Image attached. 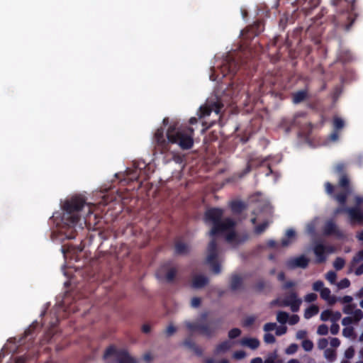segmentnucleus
Instances as JSON below:
<instances>
[{
	"instance_id": "nucleus-58",
	"label": "nucleus",
	"mask_w": 363,
	"mask_h": 363,
	"mask_svg": "<svg viewBox=\"0 0 363 363\" xmlns=\"http://www.w3.org/2000/svg\"><path fill=\"white\" fill-rule=\"evenodd\" d=\"M177 331L176 327H174L173 325H169L166 330L165 334L167 337L172 336L175 332Z\"/></svg>"
},
{
	"instance_id": "nucleus-43",
	"label": "nucleus",
	"mask_w": 363,
	"mask_h": 363,
	"mask_svg": "<svg viewBox=\"0 0 363 363\" xmlns=\"http://www.w3.org/2000/svg\"><path fill=\"white\" fill-rule=\"evenodd\" d=\"M327 280L330 282V284H333L335 283L337 279V274L333 271H329L325 276Z\"/></svg>"
},
{
	"instance_id": "nucleus-2",
	"label": "nucleus",
	"mask_w": 363,
	"mask_h": 363,
	"mask_svg": "<svg viewBox=\"0 0 363 363\" xmlns=\"http://www.w3.org/2000/svg\"><path fill=\"white\" fill-rule=\"evenodd\" d=\"M194 130L187 127L177 129L176 125H170L164 135V128H157L154 134L153 144L155 152L164 154L170 150L171 144H178L182 150H189L194 145Z\"/></svg>"
},
{
	"instance_id": "nucleus-22",
	"label": "nucleus",
	"mask_w": 363,
	"mask_h": 363,
	"mask_svg": "<svg viewBox=\"0 0 363 363\" xmlns=\"http://www.w3.org/2000/svg\"><path fill=\"white\" fill-rule=\"evenodd\" d=\"M208 283V279L203 275H196L192 279L191 286L194 289H201Z\"/></svg>"
},
{
	"instance_id": "nucleus-13",
	"label": "nucleus",
	"mask_w": 363,
	"mask_h": 363,
	"mask_svg": "<svg viewBox=\"0 0 363 363\" xmlns=\"http://www.w3.org/2000/svg\"><path fill=\"white\" fill-rule=\"evenodd\" d=\"M309 259L304 255H301L296 257H291L286 262V266L288 269H294L296 268L306 269L308 266Z\"/></svg>"
},
{
	"instance_id": "nucleus-42",
	"label": "nucleus",
	"mask_w": 363,
	"mask_h": 363,
	"mask_svg": "<svg viewBox=\"0 0 363 363\" xmlns=\"http://www.w3.org/2000/svg\"><path fill=\"white\" fill-rule=\"evenodd\" d=\"M355 308L356 305L354 303L347 304L343 307L342 311L345 314L352 315Z\"/></svg>"
},
{
	"instance_id": "nucleus-59",
	"label": "nucleus",
	"mask_w": 363,
	"mask_h": 363,
	"mask_svg": "<svg viewBox=\"0 0 363 363\" xmlns=\"http://www.w3.org/2000/svg\"><path fill=\"white\" fill-rule=\"evenodd\" d=\"M201 303V299L199 297H194L191 298V306L193 308H198L199 306H200Z\"/></svg>"
},
{
	"instance_id": "nucleus-16",
	"label": "nucleus",
	"mask_w": 363,
	"mask_h": 363,
	"mask_svg": "<svg viewBox=\"0 0 363 363\" xmlns=\"http://www.w3.org/2000/svg\"><path fill=\"white\" fill-rule=\"evenodd\" d=\"M253 290L258 294H267L272 289V286L268 281L259 279L253 286Z\"/></svg>"
},
{
	"instance_id": "nucleus-15",
	"label": "nucleus",
	"mask_w": 363,
	"mask_h": 363,
	"mask_svg": "<svg viewBox=\"0 0 363 363\" xmlns=\"http://www.w3.org/2000/svg\"><path fill=\"white\" fill-rule=\"evenodd\" d=\"M323 234L326 236L335 235L338 238H342L344 236L342 232L338 228L333 220H329L325 222L323 227Z\"/></svg>"
},
{
	"instance_id": "nucleus-44",
	"label": "nucleus",
	"mask_w": 363,
	"mask_h": 363,
	"mask_svg": "<svg viewBox=\"0 0 363 363\" xmlns=\"http://www.w3.org/2000/svg\"><path fill=\"white\" fill-rule=\"evenodd\" d=\"M241 334V330L239 328H233L228 332V337L230 339H235L239 337Z\"/></svg>"
},
{
	"instance_id": "nucleus-57",
	"label": "nucleus",
	"mask_w": 363,
	"mask_h": 363,
	"mask_svg": "<svg viewBox=\"0 0 363 363\" xmlns=\"http://www.w3.org/2000/svg\"><path fill=\"white\" fill-rule=\"evenodd\" d=\"M338 301L342 303L350 304L353 301V298L350 296H344L338 298Z\"/></svg>"
},
{
	"instance_id": "nucleus-29",
	"label": "nucleus",
	"mask_w": 363,
	"mask_h": 363,
	"mask_svg": "<svg viewBox=\"0 0 363 363\" xmlns=\"http://www.w3.org/2000/svg\"><path fill=\"white\" fill-rule=\"evenodd\" d=\"M319 312V308L316 305H311L308 307L304 312V318L309 319L313 316L317 315Z\"/></svg>"
},
{
	"instance_id": "nucleus-51",
	"label": "nucleus",
	"mask_w": 363,
	"mask_h": 363,
	"mask_svg": "<svg viewBox=\"0 0 363 363\" xmlns=\"http://www.w3.org/2000/svg\"><path fill=\"white\" fill-rule=\"evenodd\" d=\"M324 286V284L322 281L320 280H318V281H316L313 283V289L315 291H321V290L323 289H324L323 287Z\"/></svg>"
},
{
	"instance_id": "nucleus-19",
	"label": "nucleus",
	"mask_w": 363,
	"mask_h": 363,
	"mask_svg": "<svg viewBox=\"0 0 363 363\" xmlns=\"http://www.w3.org/2000/svg\"><path fill=\"white\" fill-rule=\"evenodd\" d=\"M182 345L194 351L197 356L200 357L203 354V350L199 347L191 337L186 338Z\"/></svg>"
},
{
	"instance_id": "nucleus-17",
	"label": "nucleus",
	"mask_w": 363,
	"mask_h": 363,
	"mask_svg": "<svg viewBox=\"0 0 363 363\" xmlns=\"http://www.w3.org/2000/svg\"><path fill=\"white\" fill-rule=\"evenodd\" d=\"M243 286V279L242 278L237 274H233L231 275L230 278V288L233 291H235L242 289Z\"/></svg>"
},
{
	"instance_id": "nucleus-30",
	"label": "nucleus",
	"mask_w": 363,
	"mask_h": 363,
	"mask_svg": "<svg viewBox=\"0 0 363 363\" xmlns=\"http://www.w3.org/2000/svg\"><path fill=\"white\" fill-rule=\"evenodd\" d=\"M296 235V233L293 229H288L286 233V238H284L281 240V245L283 247H286L289 245L291 241L289 239L294 238Z\"/></svg>"
},
{
	"instance_id": "nucleus-5",
	"label": "nucleus",
	"mask_w": 363,
	"mask_h": 363,
	"mask_svg": "<svg viewBox=\"0 0 363 363\" xmlns=\"http://www.w3.org/2000/svg\"><path fill=\"white\" fill-rule=\"evenodd\" d=\"M208 316V312H203L200 315V322L192 323L187 321L185 323L186 328L191 332H198L199 334L205 336L207 338H211L215 336L218 330V323L220 320L216 321L215 323L211 324L209 323H202L206 320Z\"/></svg>"
},
{
	"instance_id": "nucleus-10",
	"label": "nucleus",
	"mask_w": 363,
	"mask_h": 363,
	"mask_svg": "<svg viewBox=\"0 0 363 363\" xmlns=\"http://www.w3.org/2000/svg\"><path fill=\"white\" fill-rule=\"evenodd\" d=\"M313 251L315 255V262L316 264L324 263L327 259V255L334 252L333 246L325 245L321 242L315 243Z\"/></svg>"
},
{
	"instance_id": "nucleus-41",
	"label": "nucleus",
	"mask_w": 363,
	"mask_h": 363,
	"mask_svg": "<svg viewBox=\"0 0 363 363\" xmlns=\"http://www.w3.org/2000/svg\"><path fill=\"white\" fill-rule=\"evenodd\" d=\"M302 347L306 352H310L313 348V343L310 340H304L301 343Z\"/></svg>"
},
{
	"instance_id": "nucleus-34",
	"label": "nucleus",
	"mask_w": 363,
	"mask_h": 363,
	"mask_svg": "<svg viewBox=\"0 0 363 363\" xmlns=\"http://www.w3.org/2000/svg\"><path fill=\"white\" fill-rule=\"evenodd\" d=\"M362 261H363V249L355 254L352 258L351 264L352 267H354L355 264Z\"/></svg>"
},
{
	"instance_id": "nucleus-20",
	"label": "nucleus",
	"mask_w": 363,
	"mask_h": 363,
	"mask_svg": "<svg viewBox=\"0 0 363 363\" xmlns=\"http://www.w3.org/2000/svg\"><path fill=\"white\" fill-rule=\"evenodd\" d=\"M190 251V246L182 241H177L174 244V253L177 255H187Z\"/></svg>"
},
{
	"instance_id": "nucleus-1",
	"label": "nucleus",
	"mask_w": 363,
	"mask_h": 363,
	"mask_svg": "<svg viewBox=\"0 0 363 363\" xmlns=\"http://www.w3.org/2000/svg\"><path fill=\"white\" fill-rule=\"evenodd\" d=\"M223 210L220 208H211L208 209L204 214V220L206 223L212 225V228L208 234L211 240L208 243L206 258L207 264L211 267V270L216 274L221 272L220 265L218 262V244L216 237L226 232L227 230L232 229L235 226V222L231 218L222 219Z\"/></svg>"
},
{
	"instance_id": "nucleus-31",
	"label": "nucleus",
	"mask_w": 363,
	"mask_h": 363,
	"mask_svg": "<svg viewBox=\"0 0 363 363\" xmlns=\"http://www.w3.org/2000/svg\"><path fill=\"white\" fill-rule=\"evenodd\" d=\"M324 357L330 362H333L336 359V352L333 349L328 348L324 351Z\"/></svg>"
},
{
	"instance_id": "nucleus-45",
	"label": "nucleus",
	"mask_w": 363,
	"mask_h": 363,
	"mask_svg": "<svg viewBox=\"0 0 363 363\" xmlns=\"http://www.w3.org/2000/svg\"><path fill=\"white\" fill-rule=\"evenodd\" d=\"M350 286V281L347 278H344L337 283L339 289H346Z\"/></svg>"
},
{
	"instance_id": "nucleus-6",
	"label": "nucleus",
	"mask_w": 363,
	"mask_h": 363,
	"mask_svg": "<svg viewBox=\"0 0 363 363\" xmlns=\"http://www.w3.org/2000/svg\"><path fill=\"white\" fill-rule=\"evenodd\" d=\"M355 206L354 207H345L340 206L335 211L336 213H347L350 219L351 223H357L359 225H363V210L360 208L363 203V197L357 196L354 199Z\"/></svg>"
},
{
	"instance_id": "nucleus-37",
	"label": "nucleus",
	"mask_w": 363,
	"mask_h": 363,
	"mask_svg": "<svg viewBox=\"0 0 363 363\" xmlns=\"http://www.w3.org/2000/svg\"><path fill=\"white\" fill-rule=\"evenodd\" d=\"M269 226V222L264 221L255 227V233L257 235L262 233Z\"/></svg>"
},
{
	"instance_id": "nucleus-48",
	"label": "nucleus",
	"mask_w": 363,
	"mask_h": 363,
	"mask_svg": "<svg viewBox=\"0 0 363 363\" xmlns=\"http://www.w3.org/2000/svg\"><path fill=\"white\" fill-rule=\"evenodd\" d=\"M331 315H332V311L325 310L320 314V319L323 321H327L328 320H330Z\"/></svg>"
},
{
	"instance_id": "nucleus-62",
	"label": "nucleus",
	"mask_w": 363,
	"mask_h": 363,
	"mask_svg": "<svg viewBox=\"0 0 363 363\" xmlns=\"http://www.w3.org/2000/svg\"><path fill=\"white\" fill-rule=\"evenodd\" d=\"M245 352L243 350L235 351L233 354V357L236 359H241L245 357Z\"/></svg>"
},
{
	"instance_id": "nucleus-46",
	"label": "nucleus",
	"mask_w": 363,
	"mask_h": 363,
	"mask_svg": "<svg viewBox=\"0 0 363 363\" xmlns=\"http://www.w3.org/2000/svg\"><path fill=\"white\" fill-rule=\"evenodd\" d=\"M320 297L324 300H329L330 298L331 291L328 288H324L321 290Z\"/></svg>"
},
{
	"instance_id": "nucleus-12",
	"label": "nucleus",
	"mask_w": 363,
	"mask_h": 363,
	"mask_svg": "<svg viewBox=\"0 0 363 363\" xmlns=\"http://www.w3.org/2000/svg\"><path fill=\"white\" fill-rule=\"evenodd\" d=\"M355 1L356 0L352 1L350 6L348 8L347 11V9H345L343 12H340L342 14V18L340 19V21H344L345 18L347 20V22L342 23V26H345L346 30H349L350 29L357 16V14L354 13Z\"/></svg>"
},
{
	"instance_id": "nucleus-4",
	"label": "nucleus",
	"mask_w": 363,
	"mask_h": 363,
	"mask_svg": "<svg viewBox=\"0 0 363 363\" xmlns=\"http://www.w3.org/2000/svg\"><path fill=\"white\" fill-rule=\"evenodd\" d=\"M334 172L338 176L337 184L334 185L329 182H326L324 184L325 191L340 206H344L347 203V198L353 191V186L345 163H337L334 167Z\"/></svg>"
},
{
	"instance_id": "nucleus-64",
	"label": "nucleus",
	"mask_w": 363,
	"mask_h": 363,
	"mask_svg": "<svg viewBox=\"0 0 363 363\" xmlns=\"http://www.w3.org/2000/svg\"><path fill=\"white\" fill-rule=\"evenodd\" d=\"M341 318V313L339 311L333 312L332 311V315L330 317V320L333 323L339 320Z\"/></svg>"
},
{
	"instance_id": "nucleus-61",
	"label": "nucleus",
	"mask_w": 363,
	"mask_h": 363,
	"mask_svg": "<svg viewBox=\"0 0 363 363\" xmlns=\"http://www.w3.org/2000/svg\"><path fill=\"white\" fill-rule=\"evenodd\" d=\"M287 331V328L285 325H281L276 329V335L278 336H281L284 335Z\"/></svg>"
},
{
	"instance_id": "nucleus-38",
	"label": "nucleus",
	"mask_w": 363,
	"mask_h": 363,
	"mask_svg": "<svg viewBox=\"0 0 363 363\" xmlns=\"http://www.w3.org/2000/svg\"><path fill=\"white\" fill-rule=\"evenodd\" d=\"M301 303V301L300 299H298L297 301L294 302L286 303L285 306H290L293 312H297L299 310Z\"/></svg>"
},
{
	"instance_id": "nucleus-27",
	"label": "nucleus",
	"mask_w": 363,
	"mask_h": 363,
	"mask_svg": "<svg viewBox=\"0 0 363 363\" xmlns=\"http://www.w3.org/2000/svg\"><path fill=\"white\" fill-rule=\"evenodd\" d=\"M241 343L252 350H255L259 346V341L256 338H243Z\"/></svg>"
},
{
	"instance_id": "nucleus-40",
	"label": "nucleus",
	"mask_w": 363,
	"mask_h": 363,
	"mask_svg": "<svg viewBox=\"0 0 363 363\" xmlns=\"http://www.w3.org/2000/svg\"><path fill=\"white\" fill-rule=\"evenodd\" d=\"M352 318L354 323H358L363 318V311L360 309H355L352 313Z\"/></svg>"
},
{
	"instance_id": "nucleus-14",
	"label": "nucleus",
	"mask_w": 363,
	"mask_h": 363,
	"mask_svg": "<svg viewBox=\"0 0 363 363\" xmlns=\"http://www.w3.org/2000/svg\"><path fill=\"white\" fill-rule=\"evenodd\" d=\"M134 169H128L127 175L130 180H138L142 174L145 173V169L147 164L144 162H134Z\"/></svg>"
},
{
	"instance_id": "nucleus-53",
	"label": "nucleus",
	"mask_w": 363,
	"mask_h": 363,
	"mask_svg": "<svg viewBox=\"0 0 363 363\" xmlns=\"http://www.w3.org/2000/svg\"><path fill=\"white\" fill-rule=\"evenodd\" d=\"M342 334L345 337H350L354 334V329L352 327H346L342 330Z\"/></svg>"
},
{
	"instance_id": "nucleus-24",
	"label": "nucleus",
	"mask_w": 363,
	"mask_h": 363,
	"mask_svg": "<svg viewBox=\"0 0 363 363\" xmlns=\"http://www.w3.org/2000/svg\"><path fill=\"white\" fill-rule=\"evenodd\" d=\"M331 4L336 8L337 12H343L345 9L348 10L351 3L350 4L347 0H331Z\"/></svg>"
},
{
	"instance_id": "nucleus-28",
	"label": "nucleus",
	"mask_w": 363,
	"mask_h": 363,
	"mask_svg": "<svg viewBox=\"0 0 363 363\" xmlns=\"http://www.w3.org/2000/svg\"><path fill=\"white\" fill-rule=\"evenodd\" d=\"M38 326V323L35 322L32 323L24 332V336L21 340L22 342H25L26 340H28L33 338V334L34 333V330H35L36 327Z\"/></svg>"
},
{
	"instance_id": "nucleus-49",
	"label": "nucleus",
	"mask_w": 363,
	"mask_h": 363,
	"mask_svg": "<svg viewBox=\"0 0 363 363\" xmlns=\"http://www.w3.org/2000/svg\"><path fill=\"white\" fill-rule=\"evenodd\" d=\"M264 341L267 344H273V343L275 342L276 339H275L274 336L272 334H271V333H266L264 335Z\"/></svg>"
},
{
	"instance_id": "nucleus-8",
	"label": "nucleus",
	"mask_w": 363,
	"mask_h": 363,
	"mask_svg": "<svg viewBox=\"0 0 363 363\" xmlns=\"http://www.w3.org/2000/svg\"><path fill=\"white\" fill-rule=\"evenodd\" d=\"M224 105L218 99L216 101H207V102L201 106L199 110L198 116L200 118L208 116L212 112H215L216 115H219Z\"/></svg>"
},
{
	"instance_id": "nucleus-23",
	"label": "nucleus",
	"mask_w": 363,
	"mask_h": 363,
	"mask_svg": "<svg viewBox=\"0 0 363 363\" xmlns=\"http://www.w3.org/2000/svg\"><path fill=\"white\" fill-rule=\"evenodd\" d=\"M308 98L307 90H300L292 94V101L294 104H300Z\"/></svg>"
},
{
	"instance_id": "nucleus-36",
	"label": "nucleus",
	"mask_w": 363,
	"mask_h": 363,
	"mask_svg": "<svg viewBox=\"0 0 363 363\" xmlns=\"http://www.w3.org/2000/svg\"><path fill=\"white\" fill-rule=\"evenodd\" d=\"M297 295L295 292H291L289 296H287L280 304L281 306H285L286 303L294 302L297 301Z\"/></svg>"
},
{
	"instance_id": "nucleus-26",
	"label": "nucleus",
	"mask_w": 363,
	"mask_h": 363,
	"mask_svg": "<svg viewBox=\"0 0 363 363\" xmlns=\"http://www.w3.org/2000/svg\"><path fill=\"white\" fill-rule=\"evenodd\" d=\"M231 347V344L229 341L225 340L220 344H218L215 350H214V354H219L220 353H224L228 351Z\"/></svg>"
},
{
	"instance_id": "nucleus-18",
	"label": "nucleus",
	"mask_w": 363,
	"mask_h": 363,
	"mask_svg": "<svg viewBox=\"0 0 363 363\" xmlns=\"http://www.w3.org/2000/svg\"><path fill=\"white\" fill-rule=\"evenodd\" d=\"M226 231H229L225 237V239L228 242H235L237 243H241L248 239L247 235H245L242 238L239 237L235 232L234 228L230 230H227Z\"/></svg>"
},
{
	"instance_id": "nucleus-56",
	"label": "nucleus",
	"mask_w": 363,
	"mask_h": 363,
	"mask_svg": "<svg viewBox=\"0 0 363 363\" xmlns=\"http://www.w3.org/2000/svg\"><path fill=\"white\" fill-rule=\"evenodd\" d=\"M318 298V296L316 294L314 293H310L306 295L305 296V301L306 302L311 303L315 301Z\"/></svg>"
},
{
	"instance_id": "nucleus-60",
	"label": "nucleus",
	"mask_w": 363,
	"mask_h": 363,
	"mask_svg": "<svg viewBox=\"0 0 363 363\" xmlns=\"http://www.w3.org/2000/svg\"><path fill=\"white\" fill-rule=\"evenodd\" d=\"M277 328L275 323H267L264 325V330L266 332L274 330Z\"/></svg>"
},
{
	"instance_id": "nucleus-55",
	"label": "nucleus",
	"mask_w": 363,
	"mask_h": 363,
	"mask_svg": "<svg viewBox=\"0 0 363 363\" xmlns=\"http://www.w3.org/2000/svg\"><path fill=\"white\" fill-rule=\"evenodd\" d=\"M354 350L352 347H348L345 352V357L348 359L352 358L354 357Z\"/></svg>"
},
{
	"instance_id": "nucleus-25",
	"label": "nucleus",
	"mask_w": 363,
	"mask_h": 363,
	"mask_svg": "<svg viewBox=\"0 0 363 363\" xmlns=\"http://www.w3.org/2000/svg\"><path fill=\"white\" fill-rule=\"evenodd\" d=\"M230 206L234 213H240L246 208L245 203L241 201H233Z\"/></svg>"
},
{
	"instance_id": "nucleus-11",
	"label": "nucleus",
	"mask_w": 363,
	"mask_h": 363,
	"mask_svg": "<svg viewBox=\"0 0 363 363\" xmlns=\"http://www.w3.org/2000/svg\"><path fill=\"white\" fill-rule=\"evenodd\" d=\"M355 1L356 0L352 1L350 6L348 8L347 11V9H345L343 12H340L342 14V18L340 19V21H344L345 18L347 20V22L342 23V26H345L346 30H349L350 29L357 16V14L354 13Z\"/></svg>"
},
{
	"instance_id": "nucleus-9",
	"label": "nucleus",
	"mask_w": 363,
	"mask_h": 363,
	"mask_svg": "<svg viewBox=\"0 0 363 363\" xmlns=\"http://www.w3.org/2000/svg\"><path fill=\"white\" fill-rule=\"evenodd\" d=\"M240 65L235 58L228 56L223 60L222 65L220 67V72L223 77L227 76H235L239 70Z\"/></svg>"
},
{
	"instance_id": "nucleus-52",
	"label": "nucleus",
	"mask_w": 363,
	"mask_h": 363,
	"mask_svg": "<svg viewBox=\"0 0 363 363\" xmlns=\"http://www.w3.org/2000/svg\"><path fill=\"white\" fill-rule=\"evenodd\" d=\"M255 321V317L254 316H248L243 321L244 327H250L254 324Z\"/></svg>"
},
{
	"instance_id": "nucleus-54",
	"label": "nucleus",
	"mask_w": 363,
	"mask_h": 363,
	"mask_svg": "<svg viewBox=\"0 0 363 363\" xmlns=\"http://www.w3.org/2000/svg\"><path fill=\"white\" fill-rule=\"evenodd\" d=\"M328 345V341L326 338H320L318 342V347L320 350L326 348Z\"/></svg>"
},
{
	"instance_id": "nucleus-3",
	"label": "nucleus",
	"mask_w": 363,
	"mask_h": 363,
	"mask_svg": "<svg viewBox=\"0 0 363 363\" xmlns=\"http://www.w3.org/2000/svg\"><path fill=\"white\" fill-rule=\"evenodd\" d=\"M86 199L82 196H74L66 199L62 206V226L60 231L69 240L74 239L77 230H82V224L79 223L81 211L86 205Z\"/></svg>"
},
{
	"instance_id": "nucleus-33",
	"label": "nucleus",
	"mask_w": 363,
	"mask_h": 363,
	"mask_svg": "<svg viewBox=\"0 0 363 363\" xmlns=\"http://www.w3.org/2000/svg\"><path fill=\"white\" fill-rule=\"evenodd\" d=\"M333 126L335 130L339 131L345 126V122L341 118L335 117L333 118Z\"/></svg>"
},
{
	"instance_id": "nucleus-47",
	"label": "nucleus",
	"mask_w": 363,
	"mask_h": 363,
	"mask_svg": "<svg viewBox=\"0 0 363 363\" xmlns=\"http://www.w3.org/2000/svg\"><path fill=\"white\" fill-rule=\"evenodd\" d=\"M317 333L320 335H326L328 333V327L325 324L319 325Z\"/></svg>"
},
{
	"instance_id": "nucleus-7",
	"label": "nucleus",
	"mask_w": 363,
	"mask_h": 363,
	"mask_svg": "<svg viewBox=\"0 0 363 363\" xmlns=\"http://www.w3.org/2000/svg\"><path fill=\"white\" fill-rule=\"evenodd\" d=\"M111 356L116 357V363H138L137 360L131 357L125 349H117L114 345L106 348L104 354V358L107 359Z\"/></svg>"
},
{
	"instance_id": "nucleus-21",
	"label": "nucleus",
	"mask_w": 363,
	"mask_h": 363,
	"mask_svg": "<svg viewBox=\"0 0 363 363\" xmlns=\"http://www.w3.org/2000/svg\"><path fill=\"white\" fill-rule=\"evenodd\" d=\"M264 30V23L262 21L255 22L252 26L246 29L247 33H250L249 37L258 35Z\"/></svg>"
},
{
	"instance_id": "nucleus-50",
	"label": "nucleus",
	"mask_w": 363,
	"mask_h": 363,
	"mask_svg": "<svg viewBox=\"0 0 363 363\" xmlns=\"http://www.w3.org/2000/svg\"><path fill=\"white\" fill-rule=\"evenodd\" d=\"M298 345L295 343L291 344L286 350V353L288 354H293L298 350Z\"/></svg>"
},
{
	"instance_id": "nucleus-35",
	"label": "nucleus",
	"mask_w": 363,
	"mask_h": 363,
	"mask_svg": "<svg viewBox=\"0 0 363 363\" xmlns=\"http://www.w3.org/2000/svg\"><path fill=\"white\" fill-rule=\"evenodd\" d=\"M177 272V271L175 268L169 269L165 276L167 281L169 283L172 282L176 277Z\"/></svg>"
},
{
	"instance_id": "nucleus-63",
	"label": "nucleus",
	"mask_w": 363,
	"mask_h": 363,
	"mask_svg": "<svg viewBox=\"0 0 363 363\" xmlns=\"http://www.w3.org/2000/svg\"><path fill=\"white\" fill-rule=\"evenodd\" d=\"M288 321L290 325H294L298 323L299 316L298 315H292L291 317L289 316Z\"/></svg>"
},
{
	"instance_id": "nucleus-32",
	"label": "nucleus",
	"mask_w": 363,
	"mask_h": 363,
	"mask_svg": "<svg viewBox=\"0 0 363 363\" xmlns=\"http://www.w3.org/2000/svg\"><path fill=\"white\" fill-rule=\"evenodd\" d=\"M289 314L284 311H279L277 315V320L281 324H284L288 321Z\"/></svg>"
},
{
	"instance_id": "nucleus-39",
	"label": "nucleus",
	"mask_w": 363,
	"mask_h": 363,
	"mask_svg": "<svg viewBox=\"0 0 363 363\" xmlns=\"http://www.w3.org/2000/svg\"><path fill=\"white\" fill-rule=\"evenodd\" d=\"M345 264V262L343 258L337 257L333 262V267L336 270H341L344 267Z\"/></svg>"
}]
</instances>
